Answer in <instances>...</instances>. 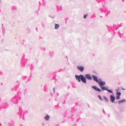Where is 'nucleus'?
Wrapping results in <instances>:
<instances>
[{
    "mask_svg": "<svg viewBox=\"0 0 126 126\" xmlns=\"http://www.w3.org/2000/svg\"><path fill=\"white\" fill-rule=\"evenodd\" d=\"M85 77H84V75H75V77L76 79L77 80L78 82H83V83H85V84H86L87 83V80H92V77L91 76V75L90 74H86L85 75Z\"/></svg>",
    "mask_w": 126,
    "mask_h": 126,
    "instance_id": "obj_1",
    "label": "nucleus"
},
{
    "mask_svg": "<svg viewBox=\"0 0 126 126\" xmlns=\"http://www.w3.org/2000/svg\"><path fill=\"white\" fill-rule=\"evenodd\" d=\"M92 77L94 80V81H96L97 83H98V84H100L103 81H102L101 79L98 78V77L96 75H92Z\"/></svg>",
    "mask_w": 126,
    "mask_h": 126,
    "instance_id": "obj_2",
    "label": "nucleus"
},
{
    "mask_svg": "<svg viewBox=\"0 0 126 126\" xmlns=\"http://www.w3.org/2000/svg\"><path fill=\"white\" fill-rule=\"evenodd\" d=\"M106 85V82L102 81L99 84V86H100V88L102 89V90H108V89L105 87H103V85Z\"/></svg>",
    "mask_w": 126,
    "mask_h": 126,
    "instance_id": "obj_3",
    "label": "nucleus"
},
{
    "mask_svg": "<svg viewBox=\"0 0 126 126\" xmlns=\"http://www.w3.org/2000/svg\"><path fill=\"white\" fill-rule=\"evenodd\" d=\"M77 68L78 70H79V71H81V72H83L84 70V67L82 66H77Z\"/></svg>",
    "mask_w": 126,
    "mask_h": 126,
    "instance_id": "obj_4",
    "label": "nucleus"
},
{
    "mask_svg": "<svg viewBox=\"0 0 126 126\" xmlns=\"http://www.w3.org/2000/svg\"><path fill=\"white\" fill-rule=\"evenodd\" d=\"M92 88H93L94 90H95V91H97V92H101L102 90L99 88H98L96 86H92Z\"/></svg>",
    "mask_w": 126,
    "mask_h": 126,
    "instance_id": "obj_5",
    "label": "nucleus"
},
{
    "mask_svg": "<svg viewBox=\"0 0 126 126\" xmlns=\"http://www.w3.org/2000/svg\"><path fill=\"white\" fill-rule=\"evenodd\" d=\"M110 100L112 103H115V100H116V97L114 95H110Z\"/></svg>",
    "mask_w": 126,
    "mask_h": 126,
    "instance_id": "obj_6",
    "label": "nucleus"
},
{
    "mask_svg": "<svg viewBox=\"0 0 126 126\" xmlns=\"http://www.w3.org/2000/svg\"><path fill=\"white\" fill-rule=\"evenodd\" d=\"M51 117L49 116V115H46L45 117H44V120L45 121H46V122H49V121H50V118Z\"/></svg>",
    "mask_w": 126,
    "mask_h": 126,
    "instance_id": "obj_7",
    "label": "nucleus"
},
{
    "mask_svg": "<svg viewBox=\"0 0 126 126\" xmlns=\"http://www.w3.org/2000/svg\"><path fill=\"white\" fill-rule=\"evenodd\" d=\"M103 98L104 100H105V102H109V99H108V98L107 97L103 96Z\"/></svg>",
    "mask_w": 126,
    "mask_h": 126,
    "instance_id": "obj_8",
    "label": "nucleus"
},
{
    "mask_svg": "<svg viewBox=\"0 0 126 126\" xmlns=\"http://www.w3.org/2000/svg\"><path fill=\"white\" fill-rule=\"evenodd\" d=\"M126 102V99H124L122 100H120L118 103L119 104H121V103H125Z\"/></svg>",
    "mask_w": 126,
    "mask_h": 126,
    "instance_id": "obj_9",
    "label": "nucleus"
},
{
    "mask_svg": "<svg viewBox=\"0 0 126 126\" xmlns=\"http://www.w3.org/2000/svg\"><path fill=\"white\" fill-rule=\"evenodd\" d=\"M59 28H60V25L58 24L55 25V29H59Z\"/></svg>",
    "mask_w": 126,
    "mask_h": 126,
    "instance_id": "obj_10",
    "label": "nucleus"
},
{
    "mask_svg": "<svg viewBox=\"0 0 126 126\" xmlns=\"http://www.w3.org/2000/svg\"><path fill=\"white\" fill-rule=\"evenodd\" d=\"M98 98H99V99L100 100V101H103V98H102V97H101V95H98L97 96Z\"/></svg>",
    "mask_w": 126,
    "mask_h": 126,
    "instance_id": "obj_11",
    "label": "nucleus"
},
{
    "mask_svg": "<svg viewBox=\"0 0 126 126\" xmlns=\"http://www.w3.org/2000/svg\"><path fill=\"white\" fill-rule=\"evenodd\" d=\"M116 94L117 96H121L122 93H121V92H117Z\"/></svg>",
    "mask_w": 126,
    "mask_h": 126,
    "instance_id": "obj_12",
    "label": "nucleus"
},
{
    "mask_svg": "<svg viewBox=\"0 0 126 126\" xmlns=\"http://www.w3.org/2000/svg\"><path fill=\"white\" fill-rule=\"evenodd\" d=\"M106 91H108V92H109V93H113V91H111V90H109L108 89Z\"/></svg>",
    "mask_w": 126,
    "mask_h": 126,
    "instance_id": "obj_13",
    "label": "nucleus"
},
{
    "mask_svg": "<svg viewBox=\"0 0 126 126\" xmlns=\"http://www.w3.org/2000/svg\"><path fill=\"white\" fill-rule=\"evenodd\" d=\"M116 99H117V100H120V99H121L120 96L117 95V96L116 97Z\"/></svg>",
    "mask_w": 126,
    "mask_h": 126,
    "instance_id": "obj_14",
    "label": "nucleus"
},
{
    "mask_svg": "<svg viewBox=\"0 0 126 126\" xmlns=\"http://www.w3.org/2000/svg\"><path fill=\"white\" fill-rule=\"evenodd\" d=\"M87 16H88L87 14L84 15V18H87Z\"/></svg>",
    "mask_w": 126,
    "mask_h": 126,
    "instance_id": "obj_15",
    "label": "nucleus"
},
{
    "mask_svg": "<svg viewBox=\"0 0 126 126\" xmlns=\"http://www.w3.org/2000/svg\"><path fill=\"white\" fill-rule=\"evenodd\" d=\"M53 91H54V93H55V91H56V88H54L53 89Z\"/></svg>",
    "mask_w": 126,
    "mask_h": 126,
    "instance_id": "obj_16",
    "label": "nucleus"
},
{
    "mask_svg": "<svg viewBox=\"0 0 126 126\" xmlns=\"http://www.w3.org/2000/svg\"><path fill=\"white\" fill-rule=\"evenodd\" d=\"M42 125L43 126H45V123H42Z\"/></svg>",
    "mask_w": 126,
    "mask_h": 126,
    "instance_id": "obj_17",
    "label": "nucleus"
},
{
    "mask_svg": "<svg viewBox=\"0 0 126 126\" xmlns=\"http://www.w3.org/2000/svg\"><path fill=\"white\" fill-rule=\"evenodd\" d=\"M122 90H126V89H124V88H122Z\"/></svg>",
    "mask_w": 126,
    "mask_h": 126,
    "instance_id": "obj_18",
    "label": "nucleus"
},
{
    "mask_svg": "<svg viewBox=\"0 0 126 126\" xmlns=\"http://www.w3.org/2000/svg\"><path fill=\"white\" fill-rule=\"evenodd\" d=\"M0 2H1V0H0Z\"/></svg>",
    "mask_w": 126,
    "mask_h": 126,
    "instance_id": "obj_19",
    "label": "nucleus"
}]
</instances>
